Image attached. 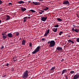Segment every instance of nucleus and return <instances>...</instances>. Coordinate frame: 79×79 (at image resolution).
<instances>
[{
  "instance_id": "f257e3e1",
  "label": "nucleus",
  "mask_w": 79,
  "mask_h": 79,
  "mask_svg": "<svg viewBox=\"0 0 79 79\" xmlns=\"http://www.w3.org/2000/svg\"><path fill=\"white\" fill-rule=\"evenodd\" d=\"M28 76H29L28 74V71L26 70L23 74L22 77L23 79H26L28 77Z\"/></svg>"
},
{
  "instance_id": "f03ea898",
  "label": "nucleus",
  "mask_w": 79,
  "mask_h": 79,
  "mask_svg": "<svg viewBox=\"0 0 79 79\" xmlns=\"http://www.w3.org/2000/svg\"><path fill=\"white\" fill-rule=\"evenodd\" d=\"M50 44L49 47H54V45L55 44V42L54 40L49 41L48 42V44Z\"/></svg>"
},
{
  "instance_id": "7ed1b4c3",
  "label": "nucleus",
  "mask_w": 79,
  "mask_h": 79,
  "mask_svg": "<svg viewBox=\"0 0 79 79\" xmlns=\"http://www.w3.org/2000/svg\"><path fill=\"white\" fill-rule=\"evenodd\" d=\"M40 46H38L33 51V52H32V54H35V53H37V52H39V50H40Z\"/></svg>"
},
{
  "instance_id": "20e7f679",
  "label": "nucleus",
  "mask_w": 79,
  "mask_h": 79,
  "mask_svg": "<svg viewBox=\"0 0 79 79\" xmlns=\"http://www.w3.org/2000/svg\"><path fill=\"white\" fill-rule=\"evenodd\" d=\"M62 3L63 5H69V2L68 0L65 1L63 2Z\"/></svg>"
},
{
  "instance_id": "39448f33",
  "label": "nucleus",
  "mask_w": 79,
  "mask_h": 79,
  "mask_svg": "<svg viewBox=\"0 0 79 79\" xmlns=\"http://www.w3.org/2000/svg\"><path fill=\"white\" fill-rule=\"evenodd\" d=\"M56 51H58V52H61V51H63V49L61 47H58L56 48Z\"/></svg>"
},
{
  "instance_id": "423d86ee",
  "label": "nucleus",
  "mask_w": 79,
  "mask_h": 79,
  "mask_svg": "<svg viewBox=\"0 0 79 79\" xmlns=\"http://www.w3.org/2000/svg\"><path fill=\"white\" fill-rule=\"evenodd\" d=\"M72 30L73 32L75 31V32H79V29H78L76 28L74 29V28H73L72 29Z\"/></svg>"
},
{
  "instance_id": "0eeeda50",
  "label": "nucleus",
  "mask_w": 79,
  "mask_h": 79,
  "mask_svg": "<svg viewBox=\"0 0 79 79\" xmlns=\"http://www.w3.org/2000/svg\"><path fill=\"white\" fill-rule=\"evenodd\" d=\"M47 19V17H41V20L43 21H45Z\"/></svg>"
},
{
  "instance_id": "6e6552de",
  "label": "nucleus",
  "mask_w": 79,
  "mask_h": 79,
  "mask_svg": "<svg viewBox=\"0 0 79 79\" xmlns=\"http://www.w3.org/2000/svg\"><path fill=\"white\" fill-rule=\"evenodd\" d=\"M79 78V75L76 74L74 76L73 79H77Z\"/></svg>"
},
{
  "instance_id": "1a4fd4ad",
  "label": "nucleus",
  "mask_w": 79,
  "mask_h": 79,
  "mask_svg": "<svg viewBox=\"0 0 79 79\" xmlns=\"http://www.w3.org/2000/svg\"><path fill=\"white\" fill-rule=\"evenodd\" d=\"M33 3L35 5H40V2H33Z\"/></svg>"
},
{
  "instance_id": "9d476101",
  "label": "nucleus",
  "mask_w": 79,
  "mask_h": 79,
  "mask_svg": "<svg viewBox=\"0 0 79 79\" xmlns=\"http://www.w3.org/2000/svg\"><path fill=\"white\" fill-rule=\"evenodd\" d=\"M7 36L9 37H10V38H11L13 37V34H12L10 33H8L7 34Z\"/></svg>"
},
{
  "instance_id": "9b49d317",
  "label": "nucleus",
  "mask_w": 79,
  "mask_h": 79,
  "mask_svg": "<svg viewBox=\"0 0 79 79\" xmlns=\"http://www.w3.org/2000/svg\"><path fill=\"white\" fill-rule=\"evenodd\" d=\"M6 21H8V20H9V19H10V16L8 15H6Z\"/></svg>"
},
{
  "instance_id": "f8f14e48",
  "label": "nucleus",
  "mask_w": 79,
  "mask_h": 79,
  "mask_svg": "<svg viewBox=\"0 0 79 79\" xmlns=\"http://www.w3.org/2000/svg\"><path fill=\"white\" fill-rule=\"evenodd\" d=\"M65 72H66V73H67V69H64L62 71V73H61V75H63V74H64V73H65Z\"/></svg>"
},
{
  "instance_id": "ddd939ff",
  "label": "nucleus",
  "mask_w": 79,
  "mask_h": 79,
  "mask_svg": "<svg viewBox=\"0 0 79 79\" xmlns=\"http://www.w3.org/2000/svg\"><path fill=\"white\" fill-rule=\"evenodd\" d=\"M20 34V33H19L18 32H15V37H18V36H19V35Z\"/></svg>"
},
{
  "instance_id": "4468645a",
  "label": "nucleus",
  "mask_w": 79,
  "mask_h": 79,
  "mask_svg": "<svg viewBox=\"0 0 79 79\" xmlns=\"http://www.w3.org/2000/svg\"><path fill=\"white\" fill-rule=\"evenodd\" d=\"M68 42L69 43H72V44H74V42L73 41L71 40H68Z\"/></svg>"
},
{
  "instance_id": "2eb2a0df",
  "label": "nucleus",
  "mask_w": 79,
  "mask_h": 79,
  "mask_svg": "<svg viewBox=\"0 0 79 79\" xmlns=\"http://www.w3.org/2000/svg\"><path fill=\"white\" fill-rule=\"evenodd\" d=\"M26 41L23 40V41H22V44L23 45H25V44H26Z\"/></svg>"
},
{
  "instance_id": "dca6fc26",
  "label": "nucleus",
  "mask_w": 79,
  "mask_h": 79,
  "mask_svg": "<svg viewBox=\"0 0 79 79\" xmlns=\"http://www.w3.org/2000/svg\"><path fill=\"white\" fill-rule=\"evenodd\" d=\"M21 10L22 11H25L26 10V9L25 8H23V7H22L21 8Z\"/></svg>"
},
{
  "instance_id": "f3484780",
  "label": "nucleus",
  "mask_w": 79,
  "mask_h": 79,
  "mask_svg": "<svg viewBox=\"0 0 79 79\" xmlns=\"http://www.w3.org/2000/svg\"><path fill=\"white\" fill-rule=\"evenodd\" d=\"M18 3L19 4H22V3H24V2L22 1H20L18 2Z\"/></svg>"
},
{
  "instance_id": "a211bd4d",
  "label": "nucleus",
  "mask_w": 79,
  "mask_h": 79,
  "mask_svg": "<svg viewBox=\"0 0 79 79\" xmlns=\"http://www.w3.org/2000/svg\"><path fill=\"white\" fill-rule=\"evenodd\" d=\"M48 10V7L46 6L44 8L43 10L44 11H46V10Z\"/></svg>"
},
{
  "instance_id": "6ab92c4d",
  "label": "nucleus",
  "mask_w": 79,
  "mask_h": 79,
  "mask_svg": "<svg viewBox=\"0 0 79 79\" xmlns=\"http://www.w3.org/2000/svg\"><path fill=\"white\" fill-rule=\"evenodd\" d=\"M57 21H60V22L63 21V20L60 18H57Z\"/></svg>"
},
{
  "instance_id": "aec40b11",
  "label": "nucleus",
  "mask_w": 79,
  "mask_h": 79,
  "mask_svg": "<svg viewBox=\"0 0 79 79\" xmlns=\"http://www.w3.org/2000/svg\"><path fill=\"white\" fill-rule=\"evenodd\" d=\"M7 35H5L3 36H2V39H6V38L7 37Z\"/></svg>"
},
{
  "instance_id": "412c9836",
  "label": "nucleus",
  "mask_w": 79,
  "mask_h": 79,
  "mask_svg": "<svg viewBox=\"0 0 79 79\" xmlns=\"http://www.w3.org/2000/svg\"><path fill=\"white\" fill-rule=\"evenodd\" d=\"M57 29H58V28H54L53 29V32H56V31H57Z\"/></svg>"
},
{
  "instance_id": "4be33fe9",
  "label": "nucleus",
  "mask_w": 79,
  "mask_h": 79,
  "mask_svg": "<svg viewBox=\"0 0 79 79\" xmlns=\"http://www.w3.org/2000/svg\"><path fill=\"white\" fill-rule=\"evenodd\" d=\"M56 68V66H54V67H52L51 68V69H50L51 71H53V70H54L55 68Z\"/></svg>"
},
{
  "instance_id": "5701e85b",
  "label": "nucleus",
  "mask_w": 79,
  "mask_h": 79,
  "mask_svg": "<svg viewBox=\"0 0 79 79\" xmlns=\"http://www.w3.org/2000/svg\"><path fill=\"white\" fill-rule=\"evenodd\" d=\"M30 11H31L32 13H35V11L33 10H31Z\"/></svg>"
},
{
  "instance_id": "b1692460",
  "label": "nucleus",
  "mask_w": 79,
  "mask_h": 79,
  "mask_svg": "<svg viewBox=\"0 0 79 79\" xmlns=\"http://www.w3.org/2000/svg\"><path fill=\"white\" fill-rule=\"evenodd\" d=\"M59 25L58 24H56L54 26L55 27H58Z\"/></svg>"
},
{
  "instance_id": "393cba45",
  "label": "nucleus",
  "mask_w": 79,
  "mask_h": 79,
  "mask_svg": "<svg viewBox=\"0 0 79 79\" xmlns=\"http://www.w3.org/2000/svg\"><path fill=\"white\" fill-rule=\"evenodd\" d=\"M63 31H60V32L59 33V35H61V34H63Z\"/></svg>"
},
{
  "instance_id": "a878e982",
  "label": "nucleus",
  "mask_w": 79,
  "mask_h": 79,
  "mask_svg": "<svg viewBox=\"0 0 79 79\" xmlns=\"http://www.w3.org/2000/svg\"><path fill=\"white\" fill-rule=\"evenodd\" d=\"M6 32H5V33H2V35H5V34H6Z\"/></svg>"
},
{
  "instance_id": "bb28decb",
  "label": "nucleus",
  "mask_w": 79,
  "mask_h": 79,
  "mask_svg": "<svg viewBox=\"0 0 79 79\" xmlns=\"http://www.w3.org/2000/svg\"><path fill=\"white\" fill-rule=\"evenodd\" d=\"M29 45L30 47H32V43L30 42L29 44Z\"/></svg>"
},
{
  "instance_id": "cd10ccee",
  "label": "nucleus",
  "mask_w": 79,
  "mask_h": 79,
  "mask_svg": "<svg viewBox=\"0 0 79 79\" xmlns=\"http://www.w3.org/2000/svg\"><path fill=\"white\" fill-rule=\"evenodd\" d=\"M74 73H75V72H74V71H72L70 72V73H71V74H73Z\"/></svg>"
},
{
  "instance_id": "c85d7f7f",
  "label": "nucleus",
  "mask_w": 79,
  "mask_h": 79,
  "mask_svg": "<svg viewBox=\"0 0 79 79\" xmlns=\"http://www.w3.org/2000/svg\"><path fill=\"white\" fill-rule=\"evenodd\" d=\"M46 33H47L48 34H49V33L50 32V30L48 29L47 31H46Z\"/></svg>"
},
{
  "instance_id": "c756f323",
  "label": "nucleus",
  "mask_w": 79,
  "mask_h": 79,
  "mask_svg": "<svg viewBox=\"0 0 79 79\" xmlns=\"http://www.w3.org/2000/svg\"><path fill=\"white\" fill-rule=\"evenodd\" d=\"M48 33L46 32V33L44 35V36H47V35H48Z\"/></svg>"
},
{
  "instance_id": "7c9ffc66",
  "label": "nucleus",
  "mask_w": 79,
  "mask_h": 79,
  "mask_svg": "<svg viewBox=\"0 0 79 79\" xmlns=\"http://www.w3.org/2000/svg\"><path fill=\"white\" fill-rule=\"evenodd\" d=\"M76 41L77 42H78L79 43V38H77Z\"/></svg>"
},
{
  "instance_id": "2f4dec72",
  "label": "nucleus",
  "mask_w": 79,
  "mask_h": 79,
  "mask_svg": "<svg viewBox=\"0 0 79 79\" xmlns=\"http://www.w3.org/2000/svg\"><path fill=\"white\" fill-rule=\"evenodd\" d=\"M2 3H3V1L0 0V5H1V4H2Z\"/></svg>"
},
{
  "instance_id": "473e14b6",
  "label": "nucleus",
  "mask_w": 79,
  "mask_h": 79,
  "mask_svg": "<svg viewBox=\"0 0 79 79\" xmlns=\"http://www.w3.org/2000/svg\"><path fill=\"white\" fill-rule=\"evenodd\" d=\"M5 65L6 66H9V64L8 63H6Z\"/></svg>"
},
{
  "instance_id": "72a5a7b5",
  "label": "nucleus",
  "mask_w": 79,
  "mask_h": 79,
  "mask_svg": "<svg viewBox=\"0 0 79 79\" xmlns=\"http://www.w3.org/2000/svg\"><path fill=\"white\" fill-rule=\"evenodd\" d=\"M1 48V49H3L4 48V46H2Z\"/></svg>"
},
{
  "instance_id": "f704fd0d",
  "label": "nucleus",
  "mask_w": 79,
  "mask_h": 79,
  "mask_svg": "<svg viewBox=\"0 0 79 79\" xmlns=\"http://www.w3.org/2000/svg\"><path fill=\"white\" fill-rule=\"evenodd\" d=\"M41 40H44V41H46V39L45 38H43Z\"/></svg>"
},
{
  "instance_id": "c9c22d12",
  "label": "nucleus",
  "mask_w": 79,
  "mask_h": 79,
  "mask_svg": "<svg viewBox=\"0 0 79 79\" xmlns=\"http://www.w3.org/2000/svg\"><path fill=\"white\" fill-rule=\"evenodd\" d=\"M10 5H12V3H9L8 4L9 6H10Z\"/></svg>"
},
{
  "instance_id": "e433bc0d",
  "label": "nucleus",
  "mask_w": 79,
  "mask_h": 79,
  "mask_svg": "<svg viewBox=\"0 0 79 79\" xmlns=\"http://www.w3.org/2000/svg\"><path fill=\"white\" fill-rule=\"evenodd\" d=\"M23 19H27V17H25L23 18Z\"/></svg>"
},
{
  "instance_id": "4c0bfd02",
  "label": "nucleus",
  "mask_w": 79,
  "mask_h": 79,
  "mask_svg": "<svg viewBox=\"0 0 79 79\" xmlns=\"http://www.w3.org/2000/svg\"><path fill=\"white\" fill-rule=\"evenodd\" d=\"M24 20H23V22H26V21H27V19H23Z\"/></svg>"
},
{
  "instance_id": "58836bf2",
  "label": "nucleus",
  "mask_w": 79,
  "mask_h": 79,
  "mask_svg": "<svg viewBox=\"0 0 79 79\" xmlns=\"http://www.w3.org/2000/svg\"><path fill=\"white\" fill-rule=\"evenodd\" d=\"M40 11H41L42 13H44V10H40Z\"/></svg>"
},
{
  "instance_id": "ea45409f",
  "label": "nucleus",
  "mask_w": 79,
  "mask_h": 79,
  "mask_svg": "<svg viewBox=\"0 0 79 79\" xmlns=\"http://www.w3.org/2000/svg\"><path fill=\"white\" fill-rule=\"evenodd\" d=\"M39 13H40V14H42L43 13L42 12H39Z\"/></svg>"
},
{
  "instance_id": "a19ab883",
  "label": "nucleus",
  "mask_w": 79,
  "mask_h": 79,
  "mask_svg": "<svg viewBox=\"0 0 79 79\" xmlns=\"http://www.w3.org/2000/svg\"><path fill=\"white\" fill-rule=\"evenodd\" d=\"M16 60H17V59H16L13 60V61H16Z\"/></svg>"
},
{
  "instance_id": "79ce46f5",
  "label": "nucleus",
  "mask_w": 79,
  "mask_h": 79,
  "mask_svg": "<svg viewBox=\"0 0 79 79\" xmlns=\"http://www.w3.org/2000/svg\"><path fill=\"white\" fill-rule=\"evenodd\" d=\"M64 60V59H62L61 60V61H63Z\"/></svg>"
},
{
  "instance_id": "37998d69",
  "label": "nucleus",
  "mask_w": 79,
  "mask_h": 79,
  "mask_svg": "<svg viewBox=\"0 0 79 79\" xmlns=\"http://www.w3.org/2000/svg\"><path fill=\"white\" fill-rule=\"evenodd\" d=\"M39 1H40L41 2H42V1H44V0H39Z\"/></svg>"
},
{
  "instance_id": "c03bdc74",
  "label": "nucleus",
  "mask_w": 79,
  "mask_h": 79,
  "mask_svg": "<svg viewBox=\"0 0 79 79\" xmlns=\"http://www.w3.org/2000/svg\"><path fill=\"white\" fill-rule=\"evenodd\" d=\"M5 76H6V75H4L2 77H5Z\"/></svg>"
},
{
  "instance_id": "a18cd8bd",
  "label": "nucleus",
  "mask_w": 79,
  "mask_h": 79,
  "mask_svg": "<svg viewBox=\"0 0 79 79\" xmlns=\"http://www.w3.org/2000/svg\"><path fill=\"white\" fill-rule=\"evenodd\" d=\"M12 71H14V69H12Z\"/></svg>"
},
{
  "instance_id": "49530a36",
  "label": "nucleus",
  "mask_w": 79,
  "mask_h": 79,
  "mask_svg": "<svg viewBox=\"0 0 79 79\" xmlns=\"http://www.w3.org/2000/svg\"><path fill=\"white\" fill-rule=\"evenodd\" d=\"M65 77H66V78H67L68 77H67V76H65Z\"/></svg>"
},
{
  "instance_id": "de8ad7c7",
  "label": "nucleus",
  "mask_w": 79,
  "mask_h": 79,
  "mask_svg": "<svg viewBox=\"0 0 79 79\" xmlns=\"http://www.w3.org/2000/svg\"><path fill=\"white\" fill-rule=\"evenodd\" d=\"M2 23V20H0V23Z\"/></svg>"
},
{
  "instance_id": "09e8293b",
  "label": "nucleus",
  "mask_w": 79,
  "mask_h": 79,
  "mask_svg": "<svg viewBox=\"0 0 79 79\" xmlns=\"http://www.w3.org/2000/svg\"><path fill=\"white\" fill-rule=\"evenodd\" d=\"M21 38H20L19 40H21Z\"/></svg>"
},
{
  "instance_id": "8fccbe9b",
  "label": "nucleus",
  "mask_w": 79,
  "mask_h": 79,
  "mask_svg": "<svg viewBox=\"0 0 79 79\" xmlns=\"http://www.w3.org/2000/svg\"><path fill=\"white\" fill-rule=\"evenodd\" d=\"M31 18V17H28V18Z\"/></svg>"
},
{
  "instance_id": "3c124183",
  "label": "nucleus",
  "mask_w": 79,
  "mask_h": 79,
  "mask_svg": "<svg viewBox=\"0 0 79 79\" xmlns=\"http://www.w3.org/2000/svg\"><path fill=\"white\" fill-rule=\"evenodd\" d=\"M66 79H68V77H67V78H66Z\"/></svg>"
},
{
  "instance_id": "603ef678",
  "label": "nucleus",
  "mask_w": 79,
  "mask_h": 79,
  "mask_svg": "<svg viewBox=\"0 0 79 79\" xmlns=\"http://www.w3.org/2000/svg\"><path fill=\"white\" fill-rule=\"evenodd\" d=\"M31 1H28V2H30Z\"/></svg>"
},
{
  "instance_id": "864d4df0",
  "label": "nucleus",
  "mask_w": 79,
  "mask_h": 79,
  "mask_svg": "<svg viewBox=\"0 0 79 79\" xmlns=\"http://www.w3.org/2000/svg\"><path fill=\"white\" fill-rule=\"evenodd\" d=\"M28 16H31V15H28Z\"/></svg>"
},
{
  "instance_id": "5fc2aeb1",
  "label": "nucleus",
  "mask_w": 79,
  "mask_h": 79,
  "mask_svg": "<svg viewBox=\"0 0 79 79\" xmlns=\"http://www.w3.org/2000/svg\"><path fill=\"white\" fill-rule=\"evenodd\" d=\"M13 59H15V57H14Z\"/></svg>"
},
{
  "instance_id": "6e6d98bb",
  "label": "nucleus",
  "mask_w": 79,
  "mask_h": 79,
  "mask_svg": "<svg viewBox=\"0 0 79 79\" xmlns=\"http://www.w3.org/2000/svg\"><path fill=\"white\" fill-rule=\"evenodd\" d=\"M2 8H1L0 9V10H2Z\"/></svg>"
},
{
  "instance_id": "4d7b16f0",
  "label": "nucleus",
  "mask_w": 79,
  "mask_h": 79,
  "mask_svg": "<svg viewBox=\"0 0 79 79\" xmlns=\"http://www.w3.org/2000/svg\"><path fill=\"white\" fill-rule=\"evenodd\" d=\"M69 75V74H68V76Z\"/></svg>"
}]
</instances>
